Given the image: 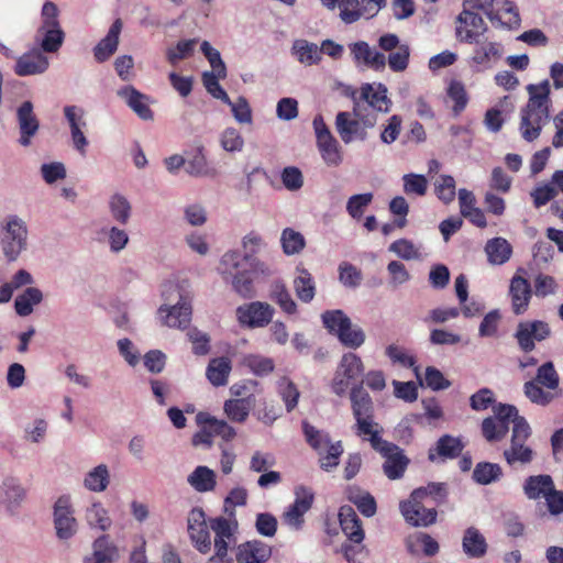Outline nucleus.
Listing matches in <instances>:
<instances>
[{
    "instance_id": "nucleus-36",
    "label": "nucleus",
    "mask_w": 563,
    "mask_h": 563,
    "mask_svg": "<svg viewBox=\"0 0 563 563\" xmlns=\"http://www.w3.org/2000/svg\"><path fill=\"white\" fill-rule=\"evenodd\" d=\"M464 444L460 438H455L449 434L441 437L435 444V448L429 450L428 457L431 462H435L440 459H454L460 455Z\"/></svg>"
},
{
    "instance_id": "nucleus-11",
    "label": "nucleus",
    "mask_w": 563,
    "mask_h": 563,
    "mask_svg": "<svg viewBox=\"0 0 563 563\" xmlns=\"http://www.w3.org/2000/svg\"><path fill=\"white\" fill-rule=\"evenodd\" d=\"M399 509L406 522L412 527H429L437 521V510L423 505V490H413L407 500L399 504Z\"/></svg>"
},
{
    "instance_id": "nucleus-7",
    "label": "nucleus",
    "mask_w": 563,
    "mask_h": 563,
    "mask_svg": "<svg viewBox=\"0 0 563 563\" xmlns=\"http://www.w3.org/2000/svg\"><path fill=\"white\" fill-rule=\"evenodd\" d=\"M353 415L356 419L360 435L379 434L378 424L373 420V401L362 385L353 386L350 393Z\"/></svg>"
},
{
    "instance_id": "nucleus-16",
    "label": "nucleus",
    "mask_w": 563,
    "mask_h": 563,
    "mask_svg": "<svg viewBox=\"0 0 563 563\" xmlns=\"http://www.w3.org/2000/svg\"><path fill=\"white\" fill-rule=\"evenodd\" d=\"M26 498V488L14 475H7L0 482V506L10 515H15Z\"/></svg>"
},
{
    "instance_id": "nucleus-24",
    "label": "nucleus",
    "mask_w": 563,
    "mask_h": 563,
    "mask_svg": "<svg viewBox=\"0 0 563 563\" xmlns=\"http://www.w3.org/2000/svg\"><path fill=\"white\" fill-rule=\"evenodd\" d=\"M549 335V324L540 320L520 322L515 334L519 346L525 352H530L534 349V341H542Z\"/></svg>"
},
{
    "instance_id": "nucleus-22",
    "label": "nucleus",
    "mask_w": 563,
    "mask_h": 563,
    "mask_svg": "<svg viewBox=\"0 0 563 563\" xmlns=\"http://www.w3.org/2000/svg\"><path fill=\"white\" fill-rule=\"evenodd\" d=\"M526 273L523 268H519L511 277L509 285V297L511 301V309L515 314H523L532 298L531 285L526 277L521 275Z\"/></svg>"
},
{
    "instance_id": "nucleus-6",
    "label": "nucleus",
    "mask_w": 563,
    "mask_h": 563,
    "mask_svg": "<svg viewBox=\"0 0 563 563\" xmlns=\"http://www.w3.org/2000/svg\"><path fill=\"white\" fill-rule=\"evenodd\" d=\"M494 416L487 417L482 422V433L487 442L503 440L510 426H515L519 419L518 409L512 405L498 404L493 407Z\"/></svg>"
},
{
    "instance_id": "nucleus-14",
    "label": "nucleus",
    "mask_w": 563,
    "mask_h": 563,
    "mask_svg": "<svg viewBox=\"0 0 563 563\" xmlns=\"http://www.w3.org/2000/svg\"><path fill=\"white\" fill-rule=\"evenodd\" d=\"M487 31L484 19L472 10L463 8L455 19V36L461 43H478Z\"/></svg>"
},
{
    "instance_id": "nucleus-52",
    "label": "nucleus",
    "mask_w": 563,
    "mask_h": 563,
    "mask_svg": "<svg viewBox=\"0 0 563 563\" xmlns=\"http://www.w3.org/2000/svg\"><path fill=\"white\" fill-rule=\"evenodd\" d=\"M252 407L250 398L229 399L223 405V411L232 422L243 423L249 418Z\"/></svg>"
},
{
    "instance_id": "nucleus-10",
    "label": "nucleus",
    "mask_w": 563,
    "mask_h": 563,
    "mask_svg": "<svg viewBox=\"0 0 563 563\" xmlns=\"http://www.w3.org/2000/svg\"><path fill=\"white\" fill-rule=\"evenodd\" d=\"M368 441L372 448L385 457L383 464L385 475L389 479L402 477L409 464L404 451L398 445L383 440L379 434H373V438H368Z\"/></svg>"
},
{
    "instance_id": "nucleus-41",
    "label": "nucleus",
    "mask_w": 563,
    "mask_h": 563,
    "mask_svg": "<svg viewBox=\"0 0 563 563\" xmlns=\"http://www.w3.org/2000/svg\"><path fill=\"white\" fill-rule=\"evenodd\" d=\"M196 422L208 424V429L211 431L212 438L217 435L224 441H231L236 435V431L232 426H230L225 420L211 416L209 412H198L196 415Z\"/></svg>"
},
{
    "instance_id": "nucleus-4",
    "label": "nucleus",
    "mask_w": 563,
    "mask_h": 563,
    "mask_svg": "<svg viewBox=\"0 0 563 563\" xmlns=\"http://www.w3.org/2000/svg\"><path fill=\"white\" fill-rule=\"evenodd\" d=\"M52 517L55 536L59 541L68 542L78 534L80 523L70 494H62L56 498L52 507Z\"/></svg>"
},
{
    "instance_id": "nucleus-21",
    "label": "nucleus",
    "mask_w": 563,
    "mask_h": 563,
    "mask_svg": "<svg viewBox=\"0 0 563 563\" xmlns=\"http://www.w3.org/2000/svg\"><path fill=\"white\" fill-rule=\"evenodd\" d=\"M210 529L214 532V550L229 551V545L235 542V533L239 523L235 510H231L228 517H217L210 520Z\"/></svg>"
},
{
    "instance_id": "nucleus-13",
    "label": "nucleus",
    "mask_w": 563,
    "mask_h": 563,
    "mask_svg": "<svg viewBox=\"0 0 563 563\" xmlns=\"http://www.w3.org/2000/svg\"><path fill=\"white\" fill-rule=\"evenodd\" d=\"M63 112L69 128L74 150L81 156H86L89 141L85 134L88 129L85 109L79 106L70 104L65 106Z\"/></svg>"
},
{
    "instance_id": "nucleus-51",
    "label": "nucleus",
    "mask_w": 563,
    "mask_h": 563,
    "mask_svg": "<svg viewBox=\"0 0 563 563\" xmlns=\"http://www.w3.org/2000/svg\"><path fill=\"white\" fill-rule=\"evenodd\" d=\"M186 173L194 177H214L216 168L209 165L203 153V147H199L191 158L186 161Z\"/></svg>"
},
{
    "instance_id": "nucleus-63",
    "label": "nucleus",
    "mask_w": 563,
    "mask_h": 563,
    "mask_svg": "<svg viewBox=\"0 0 563 563\" xmlns=\"http://www.w3.org/2000/svg\"><path fill=\"white\" fill-rule=\"evenodd\" d=\"M48 431V422L44 418H35L24 428V439L33 444L44 442Z\"/></svg>"
},
{
    "instance_id": "nucleus-9",
    "label": "nucleus",
    "mask_w": 563,
    "mask_h": 563,
    "mask_svg": "<svg viewBox=\"0 0 563 563\" xmlns=\"http://www.w3.org/2000/svg\"><path fill=\"white\" fill-rule=\"evenodd\" d=\"M322 5L329 10H340V18L346 24L356 22L361 16H375L385 7L386 0H362L360 8L358 0H320Z\"/></svg>"
},
{
    "instance_id": "nucleus-55",
    "label": "nucleus",
    "mask_w": 563,
    "mask_h": 563,
    "mask_svg": "<svg viewBox=\"0 0 563 563\" xmlns=\"http://www.w3.org/2000/svg\"><path fill=\"white\" fill-rule=\"evenodd\" d=\"M324 328L338 339L351 325V319L342 310H329L322 313Z\"/></svg>"
},
{
    "instance_id": "nucleus-42",
    "label": "nucleus",
    "mask_w": 563,
    "mask_h": 563,
    "mask_svg": "<svg viewBox=\"0 0 563 563\" xmlns=\"http://www.w3.org/2000/svg\"><path fill=\"white\" fill-rule=\"evenodd\" d=\"M406 547L412 555L422 551L426 556H433L439 552V543L426 532H416L409 536L406 540Z\"/></svg>"
},
{
    "instance_id": "nucleus-35",
    "label": "nucleus",
    "mask_w": 563,
    "mask_h": 563,
    "mask_svg": "<svg viewBox=\"0 0 563 563\" xmlns=\"http://www.w3.org/2000/svg\"><path fill=\"white\" fill-rule=\"evenodd\" d=\"M110 478L109 466L104 463H100L84 475L82 486L89 493L100 494L106 492L109 487Z\"/></svg>"
},
{
    "instance_id": "nucleus-1",
    "label": "nucleus",
    "mask_w": 563,
    "mask_h": 563,
    "mask_svg": "<svg viewBox=\"0 0 563 563\" xmlns=\"http://www.w3.org/2000/svg\"><path fill=\"white\" fill-rule=\"evenodd\" d=\"M528 102L520 110L519 131L527 142L536 141L550 119L551 87L548 79L527 86Z\"/></svg>"
},
{
    "instance_id": "nucleus-59",
    "label": "nucleus",
    "mask_w": 563,
    "mask_h": 563,
    "mask_svg": "<svg viewBox=\"0 0 563 563\" xmlns=\"http://www.w3.org/2000/svg\"><path fill=\"white\" fill-rule=\"evenodd\" d=\"M62 29L59 9L53 1H46L42 5L40 25L37 30Z\"/></svg>"
},
{
    "instance_id": "nucleus-54",
    "label": "nucleus",
    "mask_w": 563,
    "mask_h": 563,
    "mask_svg": "<svg viewBox=\"0 0 563 563\" xmlns=\"http://www.w3.org/2000/svg\"><path fill=\"white\" fill-rule=\"evenodd\" d=\"M302 431L309 445L319 454H323L330 449L334 442L331 441L329 434L322 430H318L308 422H302Z\"/></svg>"
},
{
    "instance_id": "nucleus-30",
    "label": "nucleus",
    "mask_w": 563,
    "mask_h": 563,
    "mask_svg": "<svg viewBox=\"0 0 563 563\" xmlns=\"http://www.w3.org/2000/svg\"><path fill=\"white\" fill-rule=\"evenodd\" d=\"M335 128L345 144L355 140L365 141L367 132L358 120L352 119L349 112H339L335 118Z\"/></svg>"
},
{
    "instance_id": "nucleus-46",
    "label": "nucleus",
    "mask_w": 563,
    "mask_h": 563,
    "mask_svg": "<svg viewBox=\"0 0 563 563\" xmlns=\"http://www.w3.org/2000/svg\"><path fill=\"white\" fill-rule=\"evenodd\" d=\"M280 247L286 256L300 254L306 247L305 236L292 228H285L279 238Z\"/></svg>"
},
{
    "instance_id": "nucleus-32",
    "label": "nucleus",
    "mask_w": 563,
    "mask_h": 563,
    "mask_svg": "<svg viewBox=\"0 0 563 563\" xmlns=\"http://www.w3.org/2000/svg\"><path fill=\"white\" fill-rule=\"evenodd\" d=\"M362 101L379 112H388L391 104L387 88L383 84H363L360 90V102Z\"/></svg>"
},
{
    "instance_id": "nucleus-8",
    "label": "nucleus",
    "mask_w": 563,
    "mask_h": 563,
    "mask_svg": "<svg viewBox=\"0 0 563 563\" xmlns=\"http://www.w3.org/2000/svg\"><path fill=\"white\" fill-rule=\"evenodd\" d=\"M531 434V428L526 419H519L511 428L510 444L504 450V459L507 464H529L534 456V452L526 444Z\"/></svg>"
},
{
    "instance_id": "nucleus-39",
    "label": "nucleus",
    "mask_w": 563,
    "mask_h": 563,
    "mask_svg": "<svg viewBox=\"0 0 563 563\" xmlns=\"http://www.w3.org/2000/svg\"><path fill=\"white\" fill-rule=\"evenodd\" d=\"M485 253L489 264L503 265L510 260L512 246L504 238H493L486 242Z\"/></svg>"
},
{
    "instance_id": "nucleus-29",
    "label": "nucleus",
    "mask_w": 563,
    "mask_h": 563,
    "mask_svg": "<svg viewBox=\"0 0 563 563\" xmlns=\"http://www.w3.org/2000/svg\"><path fill=\"white\" fill-rule=\"evenodd\" d=\"M129 108L142 120L153 119V111L148 104V97L136 90L133 86H124L117 91Z\"/></svg>"
},
{
    "instance_id": "nucleus-45",
    "label": "nucleus",
    "mask_w": 563,
    "mask_h": 563,
    "mask_svg": "<svg viewBox=\"0 0 563 563\" xmlns=\"http://www.w3.org/2000/svg\"><path fill=\"white\" fill-rule=\"evenodd\" d=\"M296 59L307 66L318 64L321 60V52L317 44L306 40H296L291 47Z\"/></svg>"
},
{
    "instance_id": "nucleus-33",
    "label": "nucleus",
    "mask_w": 563,
    "mask_h": 563,
    "mask_svg": "<svg viewBox=\"0 0 563 563\" xmlns=\"http://www.w3.org/2000/svg\"><path fill=\"white\" fill-rule=\"evenodd\" d=\"M122 26V21L117 19L110 26L107 35L95 46L93 57L98 63L108 60L115 53Z\"/></svg>"
},
{
    "instance_id": "nucleus-27",
    "label": "nucleus",
    "mask_w": 563,
    "mask_h": 563,
    "mask_svg": "<svg viewBox=\"0 0 563 563\" xmlns=\"http://www.w3.org/2000/svg\"><path fill=\"white\" fill-rule=\"evenodd\" d=\"M119 558L118 545L108 534H101L92 542V552L85 556L84 563H117Z\"/></svg>"
},
{
    "instance_id": "nucleus-20",
    "label": "nucleus",
    "mask_w": 563,
    "mask_h": 563,
    "mask_svg": "<svg viewBox=\"0 0 563 563\" xmlns=\"http://www.w3.org/2000/svg\"><path fill=\"white\" fill-rule=\"evenodd\" d=\"M16 123L20 132L19 144L23 147L30 146L40 130V121L31 101H23L16 108Z\"/></svg>"
},
{
    "instance_id": "nucleus-44",
    "label": "nucleus",
    "mask_w": 563,
    "mask_h": 563,
    "mask_svg": "<svg viewBox=\"0 0 563 563\" xmlns=\"http://www.w3.org/2000/svg\"><path fill=\"white\" fill-rule=\"evenodd\" d=\"M43 300V292L36 287H27L23 292L16 296L14 301L15 312L20 317L30 316L34 307Z\"/></svg>"
},
{
    "instance_id": "nucleus-34",
    "label": "nucleus",
    "mask_w": 563,
    "mask_h": 563,
    "mask_svg": "<svg viewBox=\"0 0 563 563\" xmlns=\"http://www.w3.org/2000/svg\"><path fill=\"white\" fill-rule=\"evenodd\" d=\"M294 274L292 288L296 297L305 303L311 302L316 296V282L311 273L299 264Z\"/></svg>"
},
{
    "instance_id": "nucleus-23",
    "label": "nucleus",
    "mask_w": 563,
    "mask_h": 563,
    "mask_svg": "<svg viewBox=\"0 0 563 563\" xmlns=\"http://www.w3.org/2000/svg\"><path fill=\"white\" fill-rule=\"evenodd\" d=\"M82 518L86 526L92 530L106 534L113 525L109 510L101 500L90 497L82 509Z\"/></svg>"
},
{
    "instance_id": "nucleus-56",
    "label": "nucleus",
    "mask_w": 563,
    "mask_h": 563,
    "mask_svg": "<svg viewBox=\"0 0 563 563\" xmlns=\"http://www.w3.org/2000/svg\"><path fill=\"white\" fill-rule=\"evenodd\" d=\"M503 475L501 467L496 463L481 462L473 471V479L481 485H488L498 481Z\"/></svg>"
},
{
    "instance_id": "nucleus-3",
    "label": "nucleus",
    "mask_w": 563,
    "mask_h": 563,
    "mask_svg": "<svg viewBox=\"0 0 563 563\" xmlns=\"http://www.w3.org/2000/svg\"><path fill=\"white\" fill-rule=\"evenodd\" d=\"M163 297L166 303L158 309L164 324L169 328L186 329L191 320V302L174 284H168Z\"/></svg>"
},
{
    "instance_id": "nucleus-31",
    "label": "nucleus",
    "mask_w": 563,
    "mask_h": 563,
    "mask_svg": "<svg viewBox=\"0 0 563 563\" xmlns=\"http://www.w3.org/2000/svg\"><path fill=\"white\" fill-rule=\"evenodd\" d=\"M339 521L342 532L350 542H363L365 533L362 522L351 506L344 505L339 509Z\"/></svg>"
},
{
    "instance_id": "nucleus-43",
    "label": "nucleus",
    "mask_w": 563,
    "mask_h": 563,
    "mask_svg": "<svg viewBox=\"0 0 563 563\" xmlns=\"http://www.w3.org/2000/svg\"><path fill=\"white\" fill-rule=\"evenodd\" d=\"M188 484L199 493L212 492L217 485L216 473L208 466H197L187 478Z\"/></svg>"
},
{
    "instance_id": "nucleus-58",
    "label": "nucleus",
    "mask_w": 563,
    "mask_h": 563,
    "mask_svg": "<svg viewBox=\"0 0 563 563\" xmlns=\"http://www.w3.org/2000/svg\"><path fill=\"white\" fill-rule=\"evenodd\" d=\"M272 299L284 312L288 314H294L297 311V303L292 299L285 284L282 282L274 283L272 288Z\"/></svg>"
},
{
    "instance_id": "nucleus-50",
    "label": "nucleus",
    "mask_w": 563,
    "mask_h": 563,
    "mask_svg": "<svg viewBox=\"0 0 563 563\" xmlns=\"http://www.w3.org/2000/svg\"><path fill=\"white\" fill-rule=\"evenodd\" d=\"M462 545L466 555L471 558H481L487 550V543L484 536L473 527L466 529Z\"/></svg>"
},
{
    "instance_id": "nucleus-37",
    "label": "nucleus",
    "mask_w": 563,
    "mask_h": 563,
    "mask_svg": "<svg viewBox=\"0 0 563 563\" xmlns=\"http://www.w3.org/2000/svg\"><path fill=\"white\" fill-rule=\"evenodd\" d=\"M554 486L553 478L548 474L528 476L522 485L526 497L530 500H538L547 496Z\"/></svg>"
},
{
    "instance_id": "nucleus-57",
    "label": "nucleus",
    "mask_w": 563,
    "mask_h": 563,
    "mask_svg": "<svg viewBox=\"0 0 563 563\" xmlns=\"http://www.w3.org/2000/svg\"><path fill=\"white\" fill-rule=\"evenodd\" d=\"M277 393L283 399L288 412L292 411L297 407L300 393L289 378L282 377L278 380Z\"/></svg>"
},
{
    "instance_id": "nucleus-5",
    "label": "nucleus",
    "mask_w": 563,
    "mask_h": 563,
    "mask_svg": "<svg viewBox=\"0 0 563 563\" xmlns=\"http://www.w3.org/2000/svg\"><path fill=\"white\" fill-rule=\"evenodd\" d=\"M26 222L16 214L5 218L1 230V247L3 255L10 262L19 258L27 246Z\"/></svg>"
},
{
    "instance_id": "nucleus-2",
    "label": "nucleus",
    "mask_w": 563,
    "mask_h": 563,
    "mask_svg": "<svg viewBox=\"0 0 563 563\" xmlns=\"http://www.w3.org/2000/svg\"><path fill=\"white\" fill-rule=\"evenodd\" d=\"M224 282L230 283L233 290L244 298L254 295L253 277L251 276L250 255L240 251H227L220 258L217 267Z\"/></svg>"
},
{
    "instance_id": "nucleus-15",
    "label": "nucleus",
    "mask_w": 563,
    "mask_h": 563,
    "mask_svg": "<svg viewBox=\"0 0 563 563\" xmlns=\"http://www.w3.org/2000/svg\"><path fill=\"white\" fill-rule=\"evenodd\" d=\"M295 500L283 515V522L291 530L298 531L302 528L303 516L312 506L314 495L312 490L303 485H298L294 490Z\"/></svg>"
},
{
    "instance_id": "nucleus-61",
    "label": "nucleus",
    "mask_w": 563,
    "mask_h": 563,
    "mask_svg": "<svg viewBox=\"0 0 563 563\" xmlns=\"http://www.w3.org/2000/svg\"><path fill=\"white\" fill-rule=\"evenodd\" d=\"M437 197L445 205L455 199V179L451 175H440L434 181Z\"/></svg>"
},
{
    "instance_id": "nucleus-47",
    "label": "nucleus",
    "mask_w": 563,
    "mask_h": 563,
    "mask_svg": "<svg viewBox=\"0 0 563 563\" xmlns=\"http://www.w3.org/2000/svg\"><path fill=\"white\" fill-rule=\"evenodd\" d=\"M108 209L112 219L119 224H126L132 217V206L122 194H113L108 200Z\"/></svg>"
},
{
    "instance_id": "nucleus-48",
    "label": "nucleus",
    "mask_w": 563,
    "mask_h": 563,
    "mask_svg": "<svg viewBox=\"0 0 563 563\" xmlns=\"http://www.w3.org/2000/svg\"><path fill=\"white\" fill-rule=\"evenodd\" d=\"M231 368V361L228 357H217L209 362L206 375L213 386H224Z\"/></svg>"
},
{
    "instance_id": "nucleus-18",
    "label": "nucleus",
    "mask_w": 563,
    "mask_h": 563,
    "mask_svg": "<svg viewBox=\"0 0 563 563\" xmlns=\"http://www.w3.org/2000/svg\"><path fill=\"white\" fill-rule=\"evenodd\" d=\"M274 316V308L262 301L242 305L236 309V318L242 325L262 328L268 324Z\"/></svg>"
},
{
    "instance_id": "nucleus-17",
    "label": "nucleus",
    "mask_w": 563,
    "mask_h": 563,
    "mask_svg": "<svg viewBox=\"0 0 563 563\" xmlns=\"http://www.w3.org/2000/svg\"><path fill=\"white\" fill-rule=\"evenodd\" d=\"M353 63L357 68L382 71L386 67V56L365 41L349 44Z\"/></svg>"
},
{
    "instance_id": "nucleus-40",
    "label": "nucleus",
    "mask_w": 563,
    "mask_h": 563,
    "mask_svg": "<svg viewBox=\"0 0 563 563\" xmlns=\"http://www.w3.org/2000/svg\"><path fill=\"white\" fill-rule=\"evenodd\" d=\"M65 40L63 29L36 30L34 42L41 52L56 53L62 47Z\"/></svg>"
},
{
    "instance_id": "nucleus-49",
    "label": "nucleus",
    "mask_w": 563,
    "mask_h": 563,
    "mask_svg": "<svg viewBox=\"0 0 563 563\" xmlns=\"http://www.w3.org/2000/svg\"><path fill=\"white\" fill-rule=\"evenodd\" d=\"M99 234L103 241L108 244L112 253H120L123 251L129 243V233L117 225L103 227Z\"/></svg>"
},
{
    "instance_id": "nucleus-28",
    "label": "nucleus",
    "mask_w": 563,
    "mask_h": 563,
    "mask_svg": "<svg viewBox=\"0 0 563 563\" xmlns=\"http://www.w3.org/2000/svg\"><path fill=\"white\" fill-rule=\"evenodd\" d=\"M272 555V548L260 540L243 542L236 547V563H265Z\"/></svg>"
},
{
    "instance_id": "nucleus-53",
    "label": "nucleus",
    "mask_w": 563,
    "mask_h": 563,
    "mask_svg": "<svg viewBox=\"0 0 563 563\" xmlns=\"http://www.w3.org/2000/svg\"><path fill=\"white\" fill-rule=\"evenodd\" d=\"M346 497L365 517H373L376 514V501L369 493L357 487H349Z\"/></svg>"
},
{
    "instance_id": "nucleus-38",
    "label": "nucleus",
    "mask_w": 563,
    "mask_h": 563,
    "mask_svg": "<svg viewBox=\"0 0 563 563\" xmlns=\"http://www.w3.org/2000/svg\"><path fill=\"white\" fill-rule=\"evenodd\" d=\"M317 147L325 165L336 167L343 162L341 145L332 134L319 137Z\"/></svg>"
},
{
    "instance_id": "nucleus-60",
    "label": "nucleus",
    "mask_w": 563,
    "mask_h": 563,
    "mask_svg": "<svg viewBox=\"0 0 563 563\" xmlns=\"http://www.w3.org/2000/svg\"><path fill=\"white\" fill-rule=\"evenodd\" d=\"M374 195L372 192L357 194L351 196L346 201V212L354 220H360L366 208L372 203Z\"/></svg>"
},
{
    "instance_id": "nucleus-26",
    "label": "nucleus",
    "mask_w": 563,
    "mask_h": 563,
    "mask_svg": "<svg viewBox=\"0 0 563 563\" xmlns=\"http://www.w3.org/2000/svg\"><path fill=\"white\" fill-rule=\"evenodd\" d=\"M49 67L48 57L38 48H33L16 58L14 73L20 77L44 74Z\"/></svg>"
},
{
    "instance_id": "nucleus-64",
    "label": "nucleus",
    "mask_w": 563,
    "mask_h": 563,
    "mask_svg": "<svg viewBox=\"0 0 563 563\" xmlns=\"http://www.w3.org/2000/svg\"><path fill=\"white\" fill-rule=\"evenodd\" d=\"M220 145L229 153L241 152L244 147V139L238 129L228 126L220 134Z\"/></svg>"
},
{
    "instance_id": "nucleus-12",
    "label": "nucleus",
    "mask_w": 563,
    "mask_h": 563,
    "mask_svg": "<svg viewBox=\"0 0 563 563\" xmlns=\"http://www.w3.org/2000/svg\"><path fill=\"white\" fill-rule=\"evenodd\" d=\"M363 371L364 365L358 355L352 352L343 354L332 379L331 388L333 393L343 396L347 391L351 382L361 376Z\"/></svg>"
},
{
    "instance_id": "nucleus-62",
    "label": "nucleus",
    "mask_w": 563,
    "mask_h": 563,
    "mask_svg": "<svg viewBox=\"0 0 563 563\" xmlns=\"http://www.w3.org/2000/svg\"><path fill=\"white\" fill-rule=\"evenodd\" d=\"M242 364L257 376H265L274 371V361L261 355H245Z\"/></svg>"
},
{
    "instance_id": "nucleus-19",
    "label": "nucleus",
    "mask_w": 563,
    "mask_h": 563,
    "mask_svg": "<svg viewBox=\"0 0 563 563\" xmlns=\"http://www.w3.org/2000/svg\"><path fill=\"white\" fill-rule=\"evenodd\" d=\"M188 533L194 547L202 554L211 550V538L206 515L201 508H194L188 515Z\"/></svg>"
},
{
    "instance_id": "nucleus-25",
    "label": "nucleus",
    "mask_w": 563,
    "mask_h": 563,
    "mask_svg": "<svg viewBox=\"0 0 563 563\" xmlns=\"http://www.w3.org/2000/svg\"><path fill=\"white\" fill-rule=\"evenodd\" d=\"M473 54L470 58V66L475 71H483L493 67V65L501 57L503 47L497 42L475 43Z\"/></svg>"
}]
</instances>
